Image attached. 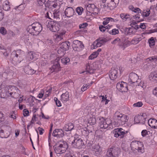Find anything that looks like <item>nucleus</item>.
Masks as SVG:
<instances>
[{
  "mask_svg": "<svg viewBox=\"0 0 157 157\" xmlns=\"http://www.w3.org/2000/svg\"><path fill=\"white\" fill-rule=\"evenodd\" d=\"M19 90L14 86H9L5 88L0 86V97L4 98L10 96L14 98H17L19 96Z\"/></svg>",
  "mask_w": 157,
  "mask_h": 157,
  "instance_id": "obj_1",
  "label": "nucleus"
},
{
  "mask_svg": "<svg viewBox=\"0 0 157 157\" xmlns=\"http://www.w3.org/2000/svg\"><path fill=\"white\" fill-rule=\"evenodd\" d=\"M109 121H106L105 120L103 117H102L101 119V121L99 123V125L101 128L105 129L107 128L108 126V125L110 124Z\"/></svg>",
  "mask_w": 157,
  "mask_h": 157,
  "instance_id": "obj_18",
  "label": "nucleus"
},
{
  "mask_svg": "<svg viewBox=\"0 0 157 157\" xmlns=\"http://www.w3.org/2000/svg\"><path fill=\"white\" fill-rule=\"evenodd\" d=\"M117 118L116 119L115 122L116 125L118 126H120L124 124L128 121V117L126 115H123L120 114L117 116Z\"/></svg>",
  "mask_w": 157,
  "mask_h": 157,
  "instance_id": "obj_7",
  "label": "nucleus"
},
{
  "mask_svg": "<svg viewBox=\"0 0 157 157\" xmlns=\"http://www.w3.org/2000/svg\"><path fill=\"white\" fill-rule=\"evenodd\" d=\"M94 149L96 154H99L101 152V148L98 144L94 146Z\"/></svg>",
  "mask_w": 157,
  "mask_h": 157,
  "instance_id": "obj_26",
  "label": "nucleus"
},
{
  "mask_svg": "<svg viewBox=\"0 0 157 157\" xmlns=\"http://www.w3.org/2000/svg\"><path fill=\"white\" fill-rule=\"evenodd\" d=\"M127 29H128V34L130 35L133 33V31L134 29L133 28V26H132V28H127Z\"/></svg>",
  "mask_w": 157,
  "mask_h": 157,
  "instance_id": "obj_50",
  "label": "nucleus"
},
{
  "mask_svg": "<svg viewBox=\"0 0 157 157\" xmlns=\"http://www.w3.org/2000/svg\"><path fill=\"white\" fill-rule=\"evenodd\" d=\"M52 135L54 137L62 138L64 136V134L63 131L62 129H56L53 131Z\"/></svg>",
  "mask_w": 157,
  "mask_h": 157,
  "instance_id": "obj_17",
  "label": "nucleus"
},
{
  "mask_svg": "<svg viewBox=\"0 0 157 157\" xmlns=\"http://www.w3.org/2000/svg\"><path fill=\"white\" fill-rule=\"evenodd\" d=\"M128 132V131L123 130L122 128H117L114 130V136L115 137H119L120 138H122L124 137L125 134Z\"/></svg>",
  "mask_w": 157,
  "mask_h": 157,
  "instance_id": "obj_11",
  "label": "nucleus"
},
{
  "mask_svg": "<svg viewBox=\"0 0 157 157\" xmlns=\"http://www.w3.org/2000/svg\"><path fill=\"white\" fill-rule=\"evenodd\" d=\"M119 0H102L100 5L101 8L108 11L114 9L119 3Z\"/></svg>",
  "mask_w": 157,
  "mask_h": 157,
  "instance_id": "obj_2",
  "label": "nucleus"
},
{
  "mask_svg": "<svg viewBox=\"0 0 157 157\" xmlns=\"http://www.w3.org/2000/svg\"><path fill=\"white\" fill-rule=\"evenodd\" d=\"M87 26V23H83L82 24H80L79 25V28L80 29L85 28L86 26Z\"/></svg>",
  "mask_w": 157,
  "mask_h": 157,
  "instance_id": "obj_59",
  "label": "nucleus"
},
{
  "mask_svg": "<svg viewBox=\"0 0 157 157\" xmlns=\"http://www.w3.org/2000/svg\"><path fill=\"white\" fill-rule=\"evenodd\" d=\"M56 37L55 40L56 41L58 42L60 41L63 39V37L61 36H59V34H57L55 35Z\"/></svg>",
  "mask_w": 157,
  "mask_h": 157,
  "instance_id": "obj_48",
  "label": "nucleus"
},
{
  "mask_svg": "<svg viewBox=\"0 0 157 157\" xmlns=\"http://www.w3.org/2000/svg\"><path fill=\"white\" fill-rule=\"evenodd\" d=\"M140 27L142 29H144L146 28V26L144 23H141Z\"/></svg>",
  "mask_w": 157,
  "mask_h": 157,
  "instance_id": "obj_64",
  "label": "nucleus"
},
{
  "mask_svg": "<svg viewBox=\"0 0 157 157\" xmlns=\"http://www.w3.org/2000/svg\"><path fill=\"white\" fill-rule=\"evenodd\" d=\"M112 44H117L118 45L120 46H122L121 45V40L120 39L117 37V38L114 39V40H113L112 42Z\"/></svg>",
  "mask_w": 157,
  "mask_h": 157,
  "instance_id": "obj_34",
  "label": "nucleus"
},
{
  "mask_svg": "<svg viewBox=\"0 0 157 157\" xmlns=\"http://www.w3.org/2000/svg\"><path fill=\"white\" fill-rule=\"evenodd\" d=\"M131 43L133 44H136L139 42V40H137L136 37H134L131 41Z\"/></svg>",
  "mask_w": 157,
  "mask_h": 157,
  "instance_id": "obj_55",
  "label": "nucleus"
},
{
  "mask_svg": "<svg viewBox=\"0 0 157 157\" xmlns=\"http://www.w3.org/2000/svg\"><path fill=\"white\" fill-rule=\"evenodd\" d=\"M118 68H113L110 71L109 76L110 79L114 80L117 77L118 73Z\"/></svg>",
  "mask_w": 157,
  "mask_h": 157,
  "instance_id": "obj_15",
  "label": "nucleus"
},
{
  "mask_svg": "<svg viewBox=\"0 0 157 157\" xmlns=\"http://www.w3.org/2000/svg\"><path fill=\"white\" fill-rule=\"evenodd\" d=\"M102 45L100 43L99 41H97V40H96V41L94 42V43L93 45L94 46V48H95V47H101Z\"/></svg>",
  "mask_w": 157,
  "mask_h": 157,
  "instance_id": "obj_52",
  "label": "nucleus"
},
{
  "mask_svg": "<svg viewBox=\"0 0 157 157\" xmlns=\"http://www.w3.org/2000/svg\"><path fill=\"white\" fill-rule=\"evenodd\" d=\"M54 100L56 102V104L57 106L60 107L61 106V103L60 101L57 98L55 97Z\"/></svg>",
  "mask_w": 157,
  "mask_h": 157,
  "instance_id": "obj_49",
  "label": "nucleus"
},
{
  "mask_svg": "<svg viewBox=\"0 0 157 157\" xmlns=\"http://www.w3.org/2000/svg\"><path fill=\"white\" fill-rule=\"evenodd\" d=\"M83 8L80 7H78L76 10V11L79 15H81L82 11Z\"/></svg>",
  "mask_w": 157,
  "mask_h": 157,
  "instance_id": "obj_53",
  "label": "nucleus"
},
{
  "mask_svg": "<svg viewBox=\"0 0 157 157\" xmlns=\"http://www.w3.org/2000/svg\"><path fill=\"white\" fill-rule=\"evenodd\" d=\"M45 0H38V4L40 6H43V4H44V3H45Z\"/></svg>",
  "mask_w": 157,
  "mask_h": 157,
  "instance_id": "obj_60",
  "label": "nucleus"
},
{
  "mask_svg": "<svg viewBox=\"0 0 157 157\" xmlns=\"http://www.w3.org/2000/svg\"><path fill=\"white\" fill-rule=\"evenodd\" d=\"M149 126L154 128H157V120L155 119H150L148 121Z\"/></svg>",
  "mask_w": 157,
  "mask_h": 157,
  "instance_id": "obj_22",
  "label": "nucleus"
},
{
  "mask_svg": "<svg viewBox=\"0 0 157 157\" xmlns=\"http://www.w3.org/2000/svg\"><path fill=\"white\" fill-rule=\"evenodd\" d=\"M73 47L75 48H82L84 47L82 43L78 40H75L73 42Z\"/></svg>",
  "mask_w": 157,
  "mask_h": 157,
  "instance_id": "obj_23",
  "label": "nucleus"
},
{
  "mask_svg": "<svg viewBox=\"0 0 157 157\" xmlns=\"http://www.w3.org/2000/svg\"><path fill=\"white\" fill-rule=\"evenodd\" d=\"M149 79L150 81L155 83L157 82V71H154L150 74L149 75Z\"/></svg>",
  "mask_w": 157,
  "mask_h": 157,
  "instance_id": "obj_20",
  "label": "nucleus"
},
{
  "mask_svg": "<svg viewBox=\"0 0 157 157\" xmlns=\"http://www.w3.org/2000/svg\"><path fill=\"white\" fill-rule=\"evenodd\" d=\"M0 32L3 35H5L7 33V31L4 27H1L0 28Z\"/></svg>",
  "mask_w": 157,
  "mask_h": 157,
  "instance_id": "obj_46",
  "label": "nucleus"
},
{
  "mask_svg": "<svg viewBox=\"0 0 157 157\" xmlns=\"http://www.w3.org/2000/svg\"><path fill=\"white\" fill-rule=\"evenodd\" d=\"M36 69V68L32 69L29 66H25L24 68L25 72L28 75H32L35 73Z\"/></svg>",
  "mask_w": 157,
  "mask_h": 157,
  "instance_id": "obj_19",
  "label": "nucleus"
},
{
  "mask_svg": "<svg viewBox=\"0 0 157 157\" xmlns=\"http://www.w3.org/2000/svg\"><path fill=\"white\" fill-rule=\"evenodd\" d=\"M88 123L91 125H94L96 123V119L94 117H90L88 119Z\"/></svg>",
  "mask_w": 157,
  "mask_h": 157,
  "instance_id": "obj_41",
  "label": "nucleus"
},
{
  "mask_svg": "<svg viewBox=\"0 0 157 157\" xmlns=\"http://www.w3.org/2000/svg\"><path fill=\"white\" fill-rule=\"evenodd\" d=\"M90 65L89 64L87 65L86 69L87 72L90 73L91 72V71L92 69V68H90Z\"/></svg>",
  "mask_w": 157,
  "mask_h": 157,
  "instance_id": "obj_56",
  "label": "nucleus"
},
{
  "mask_svg": "<svg viewBox=\"0 0 157 157\" xmlns=\"http://www.w3.org/2000/svg\"><path fill=\"white\" fill-rule=\"evenodd\" d=\"M144 119L143 116H142L139 115L138 116H135L134 117V121L136 123H142L141 120Z\"/></svg>",
  "mask_w": 157,
  "mask_h": 157,
  "instance_id": "obj_29",
  "label": "nucleus"
},
{
  "mask_svg": "<svg viewBox=\"0 0 157 157\" xmlns=\"http://www.w3.org/2000/svg\"><path fill=\"white\" fill-rule=\"evenodd\" d=\"M21 52V50H18L17 51H14L12 52V55L15 56V57H14V58L13 59V62L14 61V60H15L16 59V58H17V57L19 56V54ZM20 55V54H19Z\"/></svg>",
  "mask_w": 157,
  "mask_h": 157,
  "instance_id": "obj_31",
  "label": "nucleus"
},
{
  "mask_svg": "<svg viewBox=\"0 0 157 157\" xmlns=\"http://www.w3.org/2000/svg\"><path fill=\"white\" fill-rule=\"evenodd\" d=\"M116 87L120 91L122 92H126L128 90L127 87L125 83L124 82L123 83L122 82L117 83V84Z\"/></svg>",
  "mask_w": 157,
  "mask_h": 157,
  "instance_id": "obj_16",
  "label": "nucleus"
},
{
  "mask_svg": "<svg viewBox=\"0 0 157 157\" xmlns=\"http://www.w3.org/2000/svg\"><path fill=\"white\" fill-rule=\"evenodd\" d=\"M71 145L75 148L81 149L84 147V143L82 139L74 138L71 142Z\"/></svg>",
  "mask_w": 157,
  "mask_h": 157,
  "instance_id": "obj_9",
  "label": "nucleus"
},
{
  "mask_svg": "<svg viewBox=\"0 0 157 157\" xmlns=\"http://www.w3.org/2000/svg\"><path fill=\"white\" fill-rule=\"evenodd\" d=\"M24 42L25 43L28 44L29 43H30L29 41L30 38L29 37L28 35H25L24 36Z\"/></svg>",
  "mask_w": 157,
  "mask_h": 157,
  "instance_id": "obj_44",
  "label": "nucleus"
},
{
  "mask_svg": "<svg viewBox=\"0 0 157 157\" xmlns=\"http://www.w3.org/2000/svg\"><path fill=\"white\" fill-rule=\"evenodd\" d=\"M97 41H99L100 43L103 45L106 42L105 39L100 38L97 40Z\"/></svg>",
  "mask_w": 157,
  "mask_h": 157,
  "instance_id": "obj_57",
  "label": "nucleus"
},
{
  "mask_svg": "<svg viewBox=\"0 0 157 157\" xmlns=\"http://www.w3.org/2000/svg\"><path fill=\"white\" fill-rule=\"evenodd\" d=\"M41 25L39 23H33L32 25H29L26 30L30 34L36 35L39 34L42 30Z\"/></svg>",
  "mask_w": 157,
  "mask_h": 157,
  "instance_id": "obj_4",
  "label": "nucleus"
},
{
  "mask_svg": "<svg viewBox=\"0 0 157 157\" xmlns=\"http://www.w3.org/2000/svg\"><path fill=\"white\" fill-rule=\"evenodd\" d=\"M110 27V26H109V25L106 27L103 25H101L99 27V29L101 32H103L105 31L107 29H109Z\"/></svg>",
  "mask_w": 157,
  "mask_h": 157,
  "instance_id": "obj_37",
  "label": "nucleus"
},
{
  "mask_svg": "<svg viewBox=\"0 0 157 157\" xmlns=\"http://www.w3.org/2000/svg\"><path fill=\"white\" fill-rule=\"evenodd\" d=\"M9 2H7L3 5V8L4 10L8 11L10 9V6L9 4Z\"/></svg>",
  "mask_w": 157,
  "mask_h": 157,
  "instance_id": "obj_36",
  "label": "nucleus"
},
{
  "mask_svg": "<svg viewBox=\"0 0 157 157\" xmlns=\"http://www.w3.org/2000/svg\"><path fill=\"white\" fill-rule=\"evenodd\" d=\"M120 17L123 21H125L128 19L130 18L129 15L125 13H121L120 14Z\"/></svg>",
  "mask_w": 157,
  "mask_h": 157,
  "instance_id": "obj_28",
  "label": "nucleus"
},
{
  "mask_svg": "<svg viewBox=\"0 0 157 157\" xmlns=\"http://www.w3.org/2000/svg\"><path fill=\"white\" fill-rule=\"evenodd\" d=\"M109 33L113 35H115L118 34L119 32L118 29H113L112 30L109 31Z\"/></svg>",
  "mask_w": 157,
  "mask_h": 157,
  "instance_id": "obj_43",
  "label": "nucleus"
},
{
  "mask_svg": "<svg viewBox=\"0 0 157 157\" xmlns=\"http://www.w3.org/2000/svg\"><path fill=\"white\" fill-rule=\"evenodd\" d=\"M153 94L157 97V87L155 88L153 91Z\"/></svg>",
  "mask_w": 157,
  "mask_h": 157,
  "instance_id": "obj_63",
  "label": "nucleus"
},
{
  "mask_svg": "<svg viewBox=\"0 0 157 157\" xmlns=\"http://www.w3.org/2000/svg\"><path fill=\"white\" fill-rule=\"evenodd\" d=\"M62 45L60 48H62L64 50L66 51L69 49V46L70 45L69 42L67 43L66 42H63L62 43Z\"/></svg>",
  "mask_w": 157,
  "mask_h": 157,
  "instance_id": "obj_27",
  "label": "nucleus"
},
{
  "mask_svg": "<svg viewBox=\"0 0 157 157\" xmlns=\"http://www.w3.org/2000/svg\"><path fill=\"white\" fill-rule=\"evenodd\" d=\"M65 52V51L60 48L57 51V53L58 54V56L60 57H62L63 56Z\"/></svg>",
  "mask_w": 157,
  "mask_h": 157,
  "instance_id": "obj_33",
  "label": "nucleus"
},
{
  "mask_svg": "<svg viewBox=\"0 0 157 157\" xmlns=\"http://www.w3.org/2000/svg\"><path fill=\"white\" fill-rule=\"evenodd\" d=\"M6 130L8 131H5L4 132L3 130H1L0 131V136L2 138H7L10 135V132L11 130L10 128L7 126L6 127Z\"/></svg>",
  "mask_w": 157,
  "mask_h": 157,
  "instance_id": "obj_14",
  "label": "nucleus"
},
{
  "mask_svg": "<svg viewBox=\"0 0 157 157\" xmlns=\"http://www.w3.org/2000/svg\"><path fill=\"white\" fill-rule=\"evenodd\" d=\"M129 9L135 13H137L138 14L133 16V18L136 19H138L140 18L141 14H142L141 11L140 9L139 8L134 7L133 6H130L129 7Z\"/></svg>",
  "mask_w": 157,
  "mask_h": 157,
  "instance_id": "obj_13",
  "label": "nucleus"
},
{
  "mask_svg": "<svg viewBox=\"0 0 157 157\" xmlns=\"http://www.w3.org/2000/svg\"><path fill=\"white\" fill-rule=\"evenodd\" d=\"M29 111L27 109H25L23 110V114L25 117L28 116L29 115Z\"/></svg>",
  "mask_w": 157,
  "mask_h": 157,
  "instance_id": "obj_54",
  "label": "nucleus"
},
{
  "mask_svg": "<svg viewBox=\"0 0 157 157\" xmlns=\"http://www.w3.org/2000/svg\"><path fill=\"white\" fill-rule=\"evenodd\" d=\"M74 127L73 124L72 123H69L67 124H66L63 128V129L66 131L72 130Z\"/></svg>",
  "mask_w": 157,
  "mask_h": 157,
  "instance_id": "obj_25",
  "label": "nucleus"
},
{
  "mask_svg": "<svg viewBox=\"0 0 157 157\" xmlns=\"http://www.w3.org/2000/svg\"><path fill=\"white\" fill-rule=\"evenodd\" d=\"M147 61H149L152 62H154L157 64V56L150 57L147 59Z\"/></svg>",
  "mask_w": 157,
  "mask_h": 157,
  "instance_id": "obj_32",
  "label": "nucleus"
},
{
  "mask_svg": "<svg viewBox=\"0 0 157 157\" xmlns=\"http://www.w3.org/2000/svg\"><path fill=\"white\" fill-rule=\"evenodd\" d=\"M129 83L133 84L134 86H139L141 82L140 79H139L137 75L134 73H131L129 77Z\"/></svg>",
  "mask_w": 157,
  "mask_h": 157,
  "instance_id": "obj_6",
  "label": "nucleus"
},
{
  "mask_svg": "<svg viewBox=\"0 0 157 157\" xmlns=\"http://www.w3.org/2000/svg\"><path fill=\"white\" fill-rule=\"evenodd\" d=\"M48 28L51 31L53 32H56L59 30V25L56 22L53 21H49L47 23L46 22V25Z\"/></svg>",
  "mask_w": 157,
  "mask_h": 157,
  "instance_id": "obj_8",
  "label": "nucleus"
},
{
  "mask_svg": "<svg viewBox=\"0 0 157 157\" xmlns=\"http://www.w3.org/2000/svg\"><path fill=\"white\" fill-rule=\"evenodd\" d=\"M148 42L150 46L154 45L155 44V42L153 37L151 38L148 40Z\"/></svg>",
  "mask_w": 157,
  "mask_h": 157,
  "instance_id": "obj_45",
  "label": "nucleus"
},
{
  "mask_svg": "<svg viewBox=\"0 0 157 157\" xmlns=\"http://www.w3.org/2000/svg\"><path fill=\"white\" fill-rule=\"evenodd\" d=\"M68 147L67 142L63 140L58 141L54 146L55 151L57 154L64 153Z\"/></svg>",
  "mask_w": 157,
  "mask_h": 157,
  "instance_id": "obj_3",
  "label": "nucleus"
},
{
  "mask_svg": "<svg viewBox=\"0 0 157 157\" xmlns=\"http://www.w3.org/2000/svg\"><path fill=\"white\" fill-rule=\"evenodd\" d=\"M104 21L103 22V24L104 25H106L108 24L109 21L111 22V20H112L111 17H106L104 18Z\"/></svg>",
  "mask_w": 157,
  "mask_h": 157,
  "instance_id": "obj_38",
  "label": "nucleus"
},
{
  "mask_svg": "<svg viewBox=\"0 0 157 157\" xmlns=\"http://www.w3.org/2000/svg\"><path fill=\"white\" fill-rule=\"evenodd\" d=\"M120 150L117 147L111 148L107 152L106 155L109 157H116L119 155Z\"/></svg>",
  "mask_w": 157,
  "mask_h": 157,
  "instance_id": "obj_10",
  "label": "nucleus"
},
{
  "mask_svg": "<svg viewBox=\"0 0 157 157\" xmlns=\"http://www.w3.org/2000/svg\"><path fill=\"white\" fill-rule=\"evenodd\" d=\"M143 105V104L141 101H139L136 103H134L133 105V106L134 107H140L142 106Z\"/></svg>",
  "mask_w": 157,
  "mask_h": 157,
  "instance_id": "obj_51",
  "label": "nucleus"
},
{
  "mask_svg": "<svg viewBox=\"0 0 157 157\" xmlns=\"http://www.w3.org/2000/svg\"><path fill=\"white\" fill-rule=\"evenodd\" d=\"M61 62L64 64H66L70 62V59L67 57H64L61 60Z\"/></svg>",
  "mask_w": 157,
  "mask_h": 157,
  "instance_id": "obj_40",
  "label": "nucleus"
},
{
  "mask_svg": "<svg viewBox=\"0 0 157 157\" xmlns=\"http://www.w3.org/2000/svg\"><path fill=\"white\" fill-rule=\"evenodd\" d=\"M36 54L35 53L32 52H30L28 53L27 56V58L29 60L33 59L34 57H35Z\"/></svg>",
  "mask_w": 157,
  "mask_h": 157,
  "instance_id": "obj_30",
  "label": "nucleus"
},
{
  "mask_svg": "<svg viewBox=\"0 0 157 157\" xmlns=\"http://www.w3.org/2000/svg\"><path fill=\"white\" fill-rule=\"evenodd\" d=\"M38 129L39 131V134L40 135H42L43 133V132L44 131V130L42 128L39 127L38 128Z\"/></svg>",
  "mask_w": 157,
  "mask_h": 157,
  "instance_id": "obj_61",
  "label": "nucleus"
},
{
  "mask_svg": "<svg viewBox=\"0 0 157 157\" xmlns=\"http://www.w3.org/2000/svg\"><path fill=\"white\" fill-rule=\"evenodd\" d=\"M65 157H75V156L72 154L68 153L65 155Z\"/></svg>",
  "mask_w": 157,
  "mask_h": 157,
  "instance_id": "obj_62",
  "label": "nucleus"
},
{
  "mask_svg": "<svg viewBox=\"0 0 157 157\" xmlns=\"http://www.w3.org/2000/svg\"><path fill=\"white\" fill-rule=\"evenodd\" d=\"M61 99L63 102H66L69 99V92L67 91L63 94L61 96Z\"/></svg>",
  "mask_w": 157,
  "mask_h": 157,
  "instance_id": "obj_24",
  "label": "nucleus"
},
{
  "mask_svg": "<svg viewBox=\"0 0 157 157\" xmlns=\"http://www.w3.org/2000/svg\"><path fill=\"white\" fill-rule=\"evenodd\" d=\"M150 12V10L149 9L144 10L143 11L142 14V13L141 15L144 17H147L149 15Z\"/></svg>",
  "mask_w": 157,
  "mask_h": 157,
  "instance_id": "obj_35",
  "label": "nucleus"
},
{
  "mask_svg": "<svg viewBox=\"0 0 157 157\" xmlns=\"http://www.w3.org/2000/svg\"><path fill=\"white\" fill-rule=\"evenodd\" d=\"M132 150L134 151H138L142 153L144 152V147L142 142L138 141H132L131 144Z\"/></svg>",
  "mask_w": 157,
  "mask_h": 157,
  "instance_id": "obj_5",
  "label": "nucleus"
},
{
  "mask_svg": "<svg viewBox=\"0 0 157 157\" xmlns=\"http://www.w3.org/2000/svg\"><path fill=\"white\" fill-rule=\"evenodd\" d=\"M37 120V117H36V115H34L33 116V117H32L30 124L28 125H27V128H28L29 127L30 125H31L32 124H34L35 122V121Z\"/></svg>",
  "mask_w": 157,
  "mask_h": 157,
  "instance_id": "obj_39",
  "label": "nucleus"
},
{
  "mask_svg": "<svg viewBox=\"0 0 157 157\" xmlns=\"http://www.w3.org/2000/svg\"><path fill=\"white\" fill-rule=\"evenodd\" d=\"M90 86V85L89 84H84L81 88L82 91H85L87 89V87Z\"/></svg>",
  "mask_w": 157,
  "mask_h": 157,
  "instance_id": "obj_47",
  "label": "nucleus"
},
{
  "mask_svg": "<svg viewBox=\"0 0 157 157\" xmlns=\"http://www.w3.org/2000/svg\"><path fill=\"white\" fill-rule=\"evenodd\" d=\"M65 15L68 17L72 16L74 13V10L71 7L67 8L65 11Z\"/></svg>",
  "mask_w": 157,
  "mask_h": 157,
  "instance_id": "obj_21",
  "label": "nucleus"
},
{
  "mask_svg": "<svg viewBox=\"0 0 157 157\" xmlns=\"http://www.w3.org/2000/svg\"><path fill=\"white\" fill-rule=\"evenodd\" d=\"M148 132L146 130H144L141 132V134L143 137L145 136L148 134Z\"/></svg>",
  "mask_w": 157,
  "mask_h": 157,
  "instance_id": "obj_58",
  "label": "nucleus"
},
{
  "mask_svg": "<svg viewBox=\"0 0 157 157\" xmlns=\"http://www.w3.org/2000/svg\"><path fill=\"white\" fill-rule=\"evenodd\" d=\"M59 59L57 58L54 61L53 65L51 68L52 72H57L60 70V66L59 62Z\"/></svg>",
  "mask_w": 157,
  "mask_h": 157,
  "instance_id": "obj_12",
  "label": "nucleus"
},
{
  "mask_svg": "<svg viewBox=\"0 0 157 157\" xmlns=\"http://www.w3.org/2000/svg\"><path fill=\"white\" fill-rule=\"evenodd\" d=\"M98 52H94L92 53L89 57V59H93L96 58L98 56Z\"/></svg>",
  "mask_w": 157,
  "mask_h": 157,
  "instance_id": "obj_42",
  "label": "nucleus"
}]
</instances>
